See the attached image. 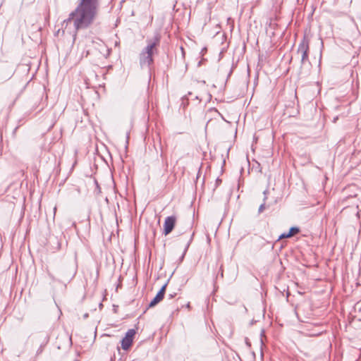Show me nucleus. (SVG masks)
<instances>
[{
	"mask_svg": "<svg viewBox=\"0 0 361 361\" xmlns=\"http://www.w3.org/2000/svg\"><path fill=\"white\" fill-rule=\"evenodd\" d=\"M201 66V61H200L198 63V66Z\"/></svg>",
	"mask_w": 361,
	"mask_h": 361,
	"instance_id": "nucleus-19",
	"label": "nucleus"
},
{
	"mask_svg": "<svg viewBox=\"0 0 361 361\" xmlns=\"http://www.w3.org/2000/svg\"><path fill=\"white\" fill-rule=\"evenodd\" d=\"M133 340H121V347L123 350H128L133 345Z\"/></svg>",
	"mask_w": 361,
	"mask_h": 361,
	"instance_id": "nucleus-8",
	"label": "nucleus"
},
{
	"mask_svg": "<svg viewBox=\"0 0 361 361\" xmlns=\"http://www.w3.org/2000/svg\"><path fill=\"white\" fill-rule=\"evenodd\" d=\"M220 275H221V276H223V271H222L221 273H220Z\"/></svg>",
	"mask_w": 361,
	"mask_h": 361,
	"instance_id": "nucleus-21",
	"label": "nucleus"
},
{
	"mask_svg": "<svg viewBox=\"0 0 361 361\" xmlns=\"http://www.w3.org/2000/svg\"><path fill=\"white\" fill-rule=\"evenodd\" d=\"M264 209H265V202L262 203V204L259 206V209H258V213H259V214L262 213V212L264 211Z\"/></svg>",
	"mask_w": 361,
	"mask_h": 361,
	"instance_id": "nucleus-10",
	"label": "nucleus"
},
{
	"mask_svg": "<svg viewBox=\"0 0 361 361\" xmlns=\"http://www.w3.org/2000/svg\"><path fill=\"white\" fill-rule=\"evenodd\" d=\"M68 345H72V339H70V340H68Z\"/></svg>",
	"mask_w": 361,
	"mask_h": 361,
	"instance_id": "nucleus-15",
	"label": "nucleus"
},
{
	"mask_svg": "<svg viewBox=\"0 0 361 361\" xmlns=\"http://www.w3.org/2000/svg\"><path fill=\"white\" fill-rule=\"evenodd\" d=\"M299 232H300L299 228H298V227H291L290 228V230H289V232L288 233H284L281 234L279 237V240L282 239V238H290V237L293 236L294 235L298 233Z\"/></svg>",
	"mask_w": 361,
	"mask_h": 361,
	"instance_id": "nucleus-6",
	"label": "nucleus"
},
{
	"mask_svg": "<svg viewBox=\"0 0 361 361\" xmlns=\"http://www.w3.org/2000/svg\"><path fill=\"white\" fill-rule=\"evenodd\" d=\"M309 40L304 37L298 47V53L301 54V63L309 61Z\"/></svg>",
	"mask_w": 361,
	"mask_h": 361,
	"instance_id": "nucleus-3",
	"label": "nucleus"
},
{
	"mask_svg": "<svg viewBox=\"0 0 361 361\" xmlns=\"http://www.w3.org/2000/svg\"><path fill=\"white\" fill-rule=\"evenodd\" d=\"M264 345V340L263 339H261L260 340V346L261 348H262V346Z\"/></svg>",
	"mask_w": 361,
	"mask_h": 361,
	"instance_id": "nucleus-14",
	"label": "nucleus"
},
{
	"mask_svg": "<svg viewBox=\"0 0 361 361\" xmlns=\"http://www.w3.org/2000/svg\"><path fill=\"white\" fill-rule=\"evenodd\" d=\"M267 190H264V202H265L267 198Z\"/></svg>",
	"mask_w": 361,
	"mask_h": 361,
	"instance_id": "nucleus-12",
	"label": "nucleus"
},
{
	"mask_svg": "<svg viewBox=\"0 0 361 361\" xmlns=\"http://www.w3.org/2000/svg\"><path fill=\"white\" fill-rule=\"evenodd\" d=\"M220 275H221V276H223V271H222L221 273H220Z\"/></svg>",
	"mask_w": 361,
	"mask_h": 361,
	"instance_id": "nucleus-20",
	"label": "nucleus"
},
{
	"mask_svg": "<svg viewBox=\"0 0 361 361\" xmlns=\"http://www.w3.org/2000/svg\"><path fill=\"white\" fill-rule=\"evenodd\" d=\"M136 334V331L133 329H129L123 337V338H133Z\"/></svg>",
	"mask_w": 361,
	"mask_h": 361,
	"instance_id": "nucleus-9",
	"label": "nucleus"
},
{
	"mask_svg": "<svg viewBox=\"0 0 361 361\" xmlns=\"http://www.w3.org/2000/svg\"><path fill=\"white\" fill-rule=\"evenodd\" d=\"M75 273H76V269H75V267H73V270H72V271H71V276H72V277H73V276H75Z\"/></svg>",
	"mask_w": 361,
	"mask_h": 361,
	"instance_id": "nucleus-11",
	"label": "nucleus"
},
{
	"mask_svg": "<svg viewBox=\"0 0 361 361\" xmlns=\"http://www.w3.org/2000/svg\"><path fill=\"white\" fill-rule=\"evenodd\" d=\"M219 182H221V180H219V178H217V180H216V183H219Z\"/></svg>",
	"mask_w": 361,
	"mask_h": 361,
	"instance_id": "nucleus-17",
	"label": "nucleus"
},
{
	"mask_svg": "<svg viewBox=\"0 0 361 361\" xmlns=\"http://www.w3.org/2000/svg\"><path fill=\"white\" fill-rule=\"evenodd\" d=\"M176 222L175 216H167L164 224V234L165 235L169 234L174 228Z\"/></svg>",
	"mask_w": 361,
	"mask_h": 361,
	"instance_id": "nucleus-4",
	"label": "nucleus"
},
{
	"mask_svg": "<svg viewBox=\"0 0 361 361\" xmlns=\"http://www.w3.org/2000/svg\"><path fill=\"white\" fill-rule=\"evenodd\" d=\"M319 335H320L319 334H311L310 336H318Z\"/></svg>",
	"mask_w": 361,
	"mask_h": 361,
	"instance_id": "nucleus-16",
	"label": "nucleus"
},
{
	"mask_svg": "<svg viewBox=\"0 0 361 361\" xmlns=\"http://www.w3.org/2000/svg\"><path fill=\"white\" fill-rule=\"evenodd\" d=\"M167 284L165 283L161 288L159 290V291L157 293L156 296L154 298V299L149 302L148 307H153L156 305H157L159 302H161L164 296Z\"/></svg>",
	"mask_w": 361,
	"mask_h": 361,
	"instance_id": "nucleus-5",
	"label": "nucleus"
},
{
	"mask_svg": "<svg viewBox=\"0 0 361 361\" xmlns=\"http://www.w3.org/2000/svg\"><path fill=\"white\" fill-rule=\"evenodd\" d=\"M78 2L75 10L63 21L62 27L66 28L68 23H73L76 31L87 29L97 18L99 0H78Z\"/></svg>",
	"mask_w": 361,
	"mask_h": 361,
	"instance_id": "nucleus-1",
	"label": "nucleus"
},
{
	"mask_svg": "<svg viewBox=\"0 0 361 361\" xmlns=\"http://www.w3.org/2000/svg\"><path fill=\"white\" fill-rule=\"evenodd\" d=\"M246 344H247V345H250V343H249V342L247 341V340H246Z\"/></svg>",
	"mask_w": 361,
	"mask_h": 361,
	"instance_id": "nucleus-18",
	"label": "nucleus"
},
{
	"mask_svg": "<svg viewBox=\"0 0 361 361\" xmlns=\"http://www.w3.org/2000/svg\"><path fill=\"white\" fill-rule=\"evenodd\" d=\"M147 46L142 50L139 56L142 68H149L153 63V55L157 53L160 44V36L156 35L152 39H147Z\"/></svg>",
	"mask_w": 361,
	"mask_h": 361,
	"instance_id": "nucleus-2",
	"label": "nucleus"
},
{
	"mask_svg": "<svg viewBox=\"0 0 361 361\" xmlns=\"http://www.w3.org/2000/svg\"><path fill=\"white\" fill-rule=\"evenodd\" d=\"M176 293L175 294H169V299L171 300L174 298Z\"/></svg>",
	"mask_w": 361,
	"mask_h": 361,
	"instance_id": "nucleus-13",
	"label": "nucleus"
},
{
	"mask_svg": "<svg viewBox=\"0 0 361 361\" xmlns=\"http://www.w3.org/2000/svg\"><path fill=\"white\" fill-rule=\"evenodd\" d=\"M255 324V326H256V328H255V329H256V330H257V334H255V336H259V337H260V338H262V337H264V329H263L260 325H259V324H257V321H254V320H252V321L251 322L250 324H251V325H252V324Z\"/></svg>",
	"mask_w": 361,
	"mask_h": 361,
	"instance_id": "nucleus-7",
	"label": "nucleus"
}]
</instances>
